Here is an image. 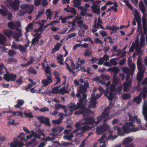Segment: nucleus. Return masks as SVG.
Segmentation results:
<instances>
[{
  "mask_svg": "<svg viewBox=\"0 0 147 147\" xmlns=\"http://www.w3.org/2000/svg\"><path fill=\"white\" fill-rule=\"evenodd\" d=\"M1 9H0V14L3 16H5L7 13V9L3 5L1 6Z\"/></svg>",
  "mask_w": 147,
  "mask_h": 147,
  "instance_id": "nucleus-25",
  "label": "nucleus"
},
{
  "mask_svg": "<svg viewBox=\"0 0 147 147\" xmlns=\"http://www.w3.org/2000/svg\"><path fill=\"white\" fill-rule=\"evenodd\" d=\"M63 56L61 54L59 55L57 57V59L58 60V62L60 64H63V61L64 60L63 59Z\"/></svg>",
  "mask_w": 147,
  "mask_h": 147,
  "instance_id": "nucleus-36",
  "label": "nucleus"
},
{
  "mask_svg": "<svg viewBox=\"0 0 147 147\" xmlns=\"http://www.w3.org/2000/svg\"><path fill=\"white\" fill-rule=\"evenodd\" d=\"M109 129V126L107 124H103L101 127H97L96 133L98 135H100L106 132Z\"/></svg>",
  "mask_w": 147,
  "mask_h": 147,
  "instance_id": "nucleus-14",
  "label": "nucleus"
},
{
  "mask_svg": "<svg viewBox=\"0 0 147 147\" xmlns=\"http://www.w3.org/2000/svg\"><path fill=\"white\" fill-rule=\"evenodd\" d=\"M71 144V143L68 142H62L61 144H59V145H60V146H67L70 145Z\"/></svg>",
  "mask_w": 147,
  "mask_h": 147,
  "instance_id": "nucleus-59",
  "label": "nucleus"
},
{
  "mask_svg": "<svg viewBox=\"0 0 147 147\" xmlns=\"http://www.w3.org/2000/svg\"><path fill=\"white\" fill-rule=\"evenodd\" d=\"M91 7L92 9V12L100 15V6L92 4Z\"/></svg>",
  "mask_w": 147,
  "mask_h": 147,
  "instance_id": "nucleus-21",
  "label": "nucleus"
},
{
  "mask_svg": "<svg viewBox=\"0 0 147 147\" xmlns=\"http://www.w3.org/2000/svg\"><path fill=\"white\" fill-rule=\"evenodd\" d=\"M61 45L62 44L61 43H57L56 44V45L55 46L54 48L52 50V53H54L55 51L58 50Z\"/></svg>",
  "mask_w": 147,
  "mask_h": 147,
  "instance_id": "nucleus-37",
  "label": "nucleus"
},
{
  "mask_svg": "<svg viewBox=\"0 0 147 147\" xmlns=\"http://www.w3.org/2000/svg\"><path fill=\"white\" fill-rule=\"evenodd\" d=\"M81 2V1L80 0H78L75 1H73V3H74V6L78 7L80 4Z\"/></svg>",
  "mask_w": 147,
  "mask_h": 147,
  "instance_id": "nucleus-55",
  "label": "nucleus"
},
{
  "mask_svg": "<svg viewBox=\"0 0 147 147\" xmlns=\"http://www.w3.org/2000/svg\"><path fill=\"white\" fill-rule=\"evenodd\" d=\"M42 87L43 86H42V87L39 88L38 90L37 89V87H36L32 88L30 89V92L32 93H39L41 91Z\"/></svg>",
  "mask_w": 147,
  "mask_h": 147,
  "instance_id": "nucleus-31",
  "label": "nucleus"
},
{
  "mask_svg": "<svg viewBox=\"0 0 147 147\" xmlns=\"http://www.w3.org/2000/svg\"><path fill=\"white\" fill-rule=\"evenodd\" d=\"M6 41L5 37L0 33V44L4 45Z\"/></svg>",
  "mask_w": 147,
  "mask_h": 147,
  "instance_id": "nucleus-41",
  "label": "nucleus"
},
{
  "mask_svg": "<svg viewBox=\"0 0 147 147\" xmlns=\"http://www.w3.org/2000/svg\"><path fill=\"white\" fill-rule=\"evenodd\" d=\"M96 60V61H98V62L97 63L98 65H101L103 64L104 60L103 59V58H101L100 59H96L95 58H93L91 60V61H94L95 60Z\"/></svg>",
  "mask_w": 147,
  "mask_h": 147,
  "instance_id": "nucleus-46",
  "label": "nucleus"
},
{
  "mask_svg": "<svg viewBox=\"0 0 147 147\" xmlns=\"http://www.w3.org/2000/svg\"><path fill=\"white\" fill-rule=\"evenodd\" d=\"M84 86L82 85H80L79 87L77 88V91L78 92L82 93L84 91Z\"/></svg>",
  "mask_w": 147,
  "mask_h": 147,
  "instance_id": "nucleus-44",
  "label": "nucleus"
},
{
  "mask_svg": "<svg viewBox=\"0 0 147 147\" xmlns=\"http://www.w3.org/2000/svg\"><path fill=\"white\" fill-rule=\"evenodd\" d=\"M29 46L28 44L25 45L24 46L19 45V49L22 52H25L26 51V49Z\"/></svg>",
  "mask_w": 147,
  "mask_h": 147,
  "instance_id": "nucleus-38",
  "label": "nucleus"
},
{
  "mask_svg": "<svg viewBox=\"0 0 147 147\" xmlns=\"http://www.w3.org/2000/svg\"><path fill=\"white\" fill-rule=\"evenodd\" d=\"M17 103L20 106H22L23 105L24 103V101L23 100L18 99L17 100Z\"/></svg>",
  "mask_w": 147,
  "mask_h": 147,
  "instance_id": "nucleus-61",
  "label": "nucleus"
},
{
  "mask_svg": "<svg viewBox=\"0 0 147 147\" xmlns=\"http://www.w3.org/2000/svg\"><path fill=\"white\" fill-rule=\"evenodd\" d=\"M25 135V134H24V133H21L20 134V136H19V138L21 140H24L26 142H26L27 141V140H26V139L24 140V138Z\"/></svg>",
  "mask_w": 147,
  "mask_h": 147,
  "instance_id": "nucleus-58",
  "label": "nucleus"
},
{
  "mask_svg": "<svg viewBox=\"0 0 147 147\" xmlns=\"http://www.w3.org/2000/svg\"><path fill=\"white\" fill-rule=\"evenodd\" d=\"M143 14L142 16V20H143V27L144 32V34H145L147 31L146 28V14H145V13Z\"/></svg>",
  "mask_w": 147,
  "mask_h": 147,
  "instance_id": "nucleus-23",
  "label": "nucleus"
},
{
  "mask_svg": "<svg viewBox=\"0 0 147 147\" xmlns=\"http://www.w3.org/2000/svg\"><path fill=\"white\" fill-rule=\"evenodd\" d=\"M139 8L143 13H145V8L143 2L141 1L139 3Z\"/></svg>",
  "mask_w": 147,
  "mask_h": 147,
  "instance_id": "nucleus-34",
  "label": "nucleus"
},
{
  "mask_svg": "<svg viewBox=\"0 0 147 147\" xmlns=\"http://www.w3.org/2000/svg\"><path fill=\"white\" fill-rule=\"evenodd\" d=\"M142 95L144 98H145L147 95V88L144 87L141 91L140 93L139 96L137 97H135L134 100L138 104H139L141 101V96Z\"/></svg>",
  "mask_w": 147,
  "mask_h": 147,
  "instance_id": "nucleus-10",
  "label": "nucleus"
},
{
  "mask_svg": "<svg viewBox=\"0 0 147 147\" xmlns=\"http://www.w3.org/2000/svg\"><path fill=\"white\" fill-rule=\"evenodd\" d=\"M77 35L76 33L74 32L70 34L67 35L66 40H67L69 39L74 37L77 36Z\"/></svg>",
  "mask_w": 147,
  "mask_h": 147,
  "instance_id": "nucleus-50",
  "label": "nucleus"
},
{
  "mask_svg": "<svg viewBox=\"0 0 147 147\" xmlns=\"http://www.w3.org/2000/svg\"><path fill=\"white\" fill-rule=\"evenodd\" d=\"M133 125L132 123L129 124H127V126L125 125L122 126V130L118 126H116L113 127V131L117 130V133L121 136H123L125 133H128L131 132H135L140 130H145L147 129V122L145 124V127L146 128L140 125L138 127H136L135 128H130V127H132Z\"/></svg>",
  "mask_w": 147,
  "mask_h": 147,
  "instance_id": "nucleus-2",
  "label": "nucleus"
},
{
  "mask_svg": "<svg viewBox=\"0 0 147 147\" xmlns=\"http://www.w3.org/2000/svg\"><path fill=\"white\" fill-rule=\"evenodd\" d=\"M60 86L56 87L52 89V92L54 93L61 94H64L69 93L70 90L68 89L65 87H63L61 88Z\"/></svg>",
  "mask_w": 147,
  "mask_h": 147,
  "instance_id": "nucleus-8",
  "label": "nucleus"
},
{
  "mask_svg": "<svg viewBox=\"0 0 147 147\" xmlns=\"http://www.w3.org/2000/svg\"><path fill=\"white\" fill-rule=\"evenodd\" d=\"M133 140V139L131 137H128L124 139L123 142L122 144L123 145H125L128 144Z\"/></svg>",
  "mask_w": 147,
  "mask_h": 147,
  "instance_id": "nucleus-32",
  "label": "nucleus"
},
{
  "mask_svg": "<svg viewBox=\"0 0 147 147\" xmlns=\"http://www.w3.org/2000/svg\"><path fill=\"white\" fill-rule=\"evenodd\" d=\"M112 132L109 131L108 134H107L103 135L101 138L98 140V142L100 144L99 146L100 147H105L106 145L104 141L102 140L105 139L106 140L111 139L113 140L117 138V136H112Z\"/></svg>",
  "mask_w": 147,
  "mask_h": 147,
  "instance_id": "nucleus-6",
  "label": "nucleus"
},
{
  "mask_svg": "<svg viewBox=\"0 0 147 147\" xmlns=\"http://www.w3.org/2000/svg\"><path fill=\"white\" fill-rule=\"evenodd\" d=\"M24 146L25 145L23 143L16 140L13 142L11 143L10 146L11 147H21Z\"/></svg>",
  "mask_w": 147,
  "mask_h": 147,
  "instance_id": "nucleus-22",
  "label": "nucleus"
},
{
  "mask_svg": "<svg viewBox=\"0 0 147 147\" xmlns=\"http://www.w3.org/2000/svg\"><path fill=\"white\" fill-rule=\"evenodd\" d=\"M17 32H12L8 29H5L3 30V32L10 38V37L14 38H19L22 35L21 30L20 29L16 30Z\"/></svg>",
  "mask_w": 147,
  "mask_h": 147,
  "instance_id": "nucleus-7",
  "label": "nucleus"
},
{
  "mask_svg": "<svg viewBox=\"0 0 147 147\" xmlns=\"http://www.w3.org/2000/svg\"><path fill=\"white\" fill-rule=\"evenodd\" d=\"M109 109H105L104 112L102 114V115L97 118V121H95L94 119L92 118H87L86 119H83L80 121L76 123L75 125V127L78 128L79 126H81L83 124L85 123H87V125L86 126H83L81 128L82 131L85 132L87 130L92 128L93 127L91 126V125H96L98 124L101 120L102 118L104 121H106L107 120L111 119L113 117L114 115H109L110 111Z\"/></svg>",
  "mask_w": 147,
  "mask_h": 147,
  "instance_id": "nucleus-1",
  "label": "nucleus"
},
{
  "mask_svg": "<svg viewBox=\"0 0 147 147\" xmlns=\"http://www.w3.org/2000/svg\"><path fill=\"white\" fill-rule=\"evenodd\" d=\"M29 81L30 82L28 84V87L29 88H30L32 86L34 85L35 83V82H33V80L31 79H29Z\"/></svg>",
  "mask_w": 147,
  "mask_h": 147,
  "instance_id": "nucleus-56",
  "label": "nucleus"
},
{
  "mask_svg": "<svg viewBox=\"0 0 147 147\" xmlns=\"http://www.w3.org/2000/svg\"><path fill=\"white\" fill-rule=\"evenodd\" d=\"M24 114L25 115V117H27L30 118H32L33 117V115H32V113L31 112L25 111Z\"/></svg>",
  "mask_w": 147,
  "mask_h": 147,
  "instance_id": "nucleus-45",
  "label": "nucleus"
},
{
  "mask_svg": "<svg viewBox=\"0 0 147 147\" xmlns=\"http://www.w3.org/2000/svg\"><path fill=\"white\" fill-rule=\"evenodd\" d=\"M7 124L8 125H16L17 124L15 123V120L12 119L11 122L9 121L7 123Z\"/></svg>",
  "mask_w": 147,
  "mask_h": 147,
  "instance_id": "nucleus-63",
  "label": "nucleus"
},
{
  "mask_svg": "<svg viewBox=\"0 0 147 147\" xmlns=\"http://www.w3.org/2000/svg\"><path fill=\"white\" fill-rule=\"evenodd\" d=\"M128 65L131 68V75L132 76L136 68L135 64L134 63H130L129 62Z\"/></svg>",
  "mask_w": 147,
  "mask_h": 147,
  "instance_id": "nucleus-35",
  "label": "nucleus"
},
{
  "mask_svg": "<svg viewBox=\"0 0 147 147\" xmlns=\"http://www.w3.org/2000/svg\"><path fill=\"white\" fill-rule=\"evenodd\" d=\"M20 7L21 9L19 12H18V15L20 16L24 15L26 12L29 14L32 13L34 9V6L33 5L22 4Z\"/></svg>",
  "mask_w": 147,
  "mask_h": 147,
  "instance_id": "nucleus-5",
  "label": "nucleus"
},
{
  "mask_svg": "<svg viewBox=\"0 0 147 147\" xmlns=\"http://www.w3.org/2000/svg\"><path fill=\"white\" fill-rule=\"evenodd\" d=\"M137 67L139 72L144 73L146 71V69L144 65H143L140 57H139L137 61Z\"/></svg>",
  "mask_w": 147,
  "mask_h": 147,
  "instance_id": "nucleus-16",
  "label": "nucleus"
},
{
  "mask_svg": "<svg viewBox=\"0 0 147 147\" xmlns=\"http://www.w3.org/2000/svg\"><path fill=\"white\" fill-rule=\"evenodd\" d=\"M83 100V99L80 100L79 102L77 103L76 105L72 102H71L68 104L67 105L68 107L69 108L70 111L72 112L79 109L81 106L82 102Z\"/></svg>",
  "mask_w": 147,
  "mask_h": 147,
  "instance_id": "nucleus-11",
  "label": "nucleus"
},
{
  "mask_svg": "<svg viewBox=\"0 0 147 147\" xmlns=\"http://www.w3.org/2000/svg\"><path fill=\"white\" fill-rule=\"evenodd\" d=\"M79 109H80V110L79 111H77L76 112L74 113L75 115H78L81 114H82L85 116L88 115L90 112H91V113H92V112H91L90 111L89 109H86V106H85V105H81V107Z\"/></svg>",
  "mask_w": 147,
  "mask_h": 147,
  "instance_id": "nucleus-13",
  "label": "nucleus"
},
{
  "mask_svg": "<svg viewBox=\"0 0 147 147\" xmlns=\"http://www.w3.org/2000/svg\"><path fill=\"white\" fill-rule=\"evenodd\" d=\"M92 53V51L90 49H86L85 50L83 54L85 57H88L90 56Z\"/></svg>",
  "mask_w": 147,
  "mask_h": 147,
  "instance_id": "nucleus-40",
  "label": "nucleus"
},
{
  "mask_svg": "<svg viewBox=\"0 0 147 147\" xmlns=\"http://www.w3.org/2000/svg\"><path fill=\"white\" fill-rule=\"evenodd\" d=\"M37 118L39 120L40 122L42 123H45L46 125L50 126L51 123L49 122V119L44 116L37 117Z\"/></svg>",
  "mask_w": 147,
  "mask_h": 147,
  "instance_id": "nucleus-19",
  "label": "nucleus"
},
{
  "mask_svg": "<svg viewBox=\"0 0 147 147\" xmlns=\"http://www.w3.org/2000/svg\"><path fill=\"white\" fill-rule=\"evenodd\" d=\"M143 114L145 120L147 121V104L145 102L144 103L143 107Z\"/></svg>",
  "mask_w": 147,
  "mask_h": 147,
  "instance_id": "nucleus-24",
  "label": "nucleus"
},
{
  "mask_svg": "<svg viewBox=\"0 0 147 147\" xmlns=\"http://www.w3.org/2000/svg\"><path fill=\"white\" fill-rule=\"evenodd\" d=\"M123 1L126 4L127 6L133 11V9L131 5L129 3L128 1L126 0H124Z\"/></svg>",
  "mask_w": 147,
  "mask_h": 147,
  "instance_id": "nucleus-57",
  "label": "nucleus"
},
{
  "mask_svg": "<svg viewBox=\"0 0 147 147\" xmlns=\"http://www.w3.org/2000/svg\"><path fill=\"white\" fill-rule=\"evenodd\" d=\"M38 143V142L36 140L35 138H33L30 141L26 143V145L29 146L31 145L32 146H35Z\"/></svg>",
  "mask_w": 147,
  "mask_h": 147,
  "instance_id": "nucleus-27",
  "label": "nucleus"
},
{
  "mask_svg": "<svg viewBox=\"0 0 147 147\" xmlns=\"http://www.w3.org/2000/svg\"><path fill=\"white\" fill-rule=\"evenodd\" d=\"M145 37L144 35L142 34L140 38V44L138 43V40H136L134 43H135V47L136 49H140L141 48L143 47L145 43Z\"/></svg>",
  "mask_w": 147,
  "mask_h": 147,
  "instance_id": "nucleus-15",
  "label": "nucleus"
},
{
  "mask_svg": "<svg viewBox=\"0 0 147 147\" xmlns=\"http://www.w3.org/2000/svg\"><path fill=\"white\" fill-rule=\"evenodd\" d=\"M110 69L114 73V77H115L117 78V79L118 80V82L117 83V84L119 82V80L116 77V75H115V74H117L118 72L119 71V69H118V68L116 67H112V68H111ZM114 79H113V80Z\"/></svg>",
  "mask_w": 147,
  "mask_h": 147,
  "instance_id": "nucleus-29",
  "label": "nucleus"
},
{
  "mask_svg": "<svg viewBox=\"0 0 147 147\" xmlns=\"http://www.w3.org/2000/svg\"><path fill=\"white\" fill-rule=\"evenodd\" d=\"M34 23H29L26 28V30L27 32L31 31L32 29V26Z\"/></svg>",
  "mask_w": 147,
  "mask_h": 147,
  "instance_id": "nucleus-39",
  "label": "nucleus"
},
{
  "mask_svg": "<svg viewBox=\"0 0 147 147\" xmlns=\"http://www.w3.org/2000/svg\"><path fill=\"white\" fill-rule=\"evenodd\" d=\"M102 94H97L96 97L95 94H92L91 96L90 101L89 102L88 108L90 107L94 108L96 107V99L100 97L102 95Z\"/></svg>",
  "mask_w": 147,
  "mask_h": 147,
  "instance_id": "nucleus-9",
  "label": "nucleus"
},
{
  "mask_svg": "<svg viewBox=\"0 0 147 147\" xmlns=\"http://www.w3.org/2000/svg\"><path fill=\"white\" fill-rule=\"evenodd\" d=\"M8 26L9 28L13 30L16 28V24L13 22H9L8 24Z\"/></svg>",
  "mask_w": 147,
  "mask_h": 147,
  "instance_id": "nucleus-43",
  "label": "nucleus"
},
{
  "mask_svg": "<svg viewBox=\"0 0 147 147\" xmlns=\"http://www.w3.org/2000/svg\"><path fill=\"white\" fill-rule=\"evenodd\" d=\"M55 136L54 134H50L49 136L47 137L46 138V141H51L55 139Z\"/></svg>",
  "mask_w": 147,
  "mask_h": 147,
  "instance_id": "nucleus-49",
  "label": "nucleus"
},
{
  "mask_svg": "<svg viewBox=\"0 0 147 147\" xmlns=\"http://www.w3.org/2000/svg\"><path fill=\"white\" fill-rule=\"evenodd\" d=\"M143 75V73L139 72L137 75V80L140 82L142 79Z\"/></svg>",
  "mask_w": 147,
  "mask_h": 147,
  "instance_id": "nucleus-48",
  "label": "nucleus"
},
{
  "mask_svg": "<svg viewBox=\"0 0 147 147\" xmlns=\"http://www.w3.org/2000/svg\"><path fill=\"white\" fill-rule=\"evenodd\" d=\"M19 45H17L15 44L14 42H13V45L11 47V48L13 49H18L19 48Z\"/></svg>",
  "mask_w": 147,
  "mask_h": 147,
  "instance_id": "nucleus-62",
  "label": "nucleus"
},
{
  "mask_svg": "<svg viewBox=\"0 0 147 147\" xmlns=\"http://www.w3.org/2000/svg\"><path fill=\"white\" fill-rule=\"evenodd\" d=\"M17 78L16 75L7 73L4 75V78L7 82L14 81Z\"/></svg>",
  "mask_w": 147,
  "mask_h": 147,
  "instance_id": "nucleus-17",
  "label": "nucleus"
},
{
  "mask_svg": "<svg viewBox=\"0 0 147 147\" xmlns=\"http://www.w3.org/2000/svg\"><path fill=\"white\" fill-rule=\"evenodd\" d=\"M74 135L72 133H71L69 135H66L64 136L63 138L66 140H70L71 138L73 137Z\"/></svg>",
  "mask_w": 147,
  "mask_h": 147,
  "instance_id": "nucleus-47",
  "label": "nucleus"
},
{
  "mask_svg": "<svg viewBox=\"0 0 147 147\" xmlns=\"http://www.w3.org/2000/svg\"><path fill=\"white\" fill-rule=\"evenodd\" d=\"M127 115L129 117V120L130 122H128V123H126L125 124H124L123 126L126 125V126H127V124H130L131 123H132L133 125V126L132 127H130L129 128H134L133 127H134V124H133V122H134L135 121V120H136V121L137 122V123L138 124H140L141 123V120L138 119L137 116H135L134 117H133L131 115V114L129 113H128L127 114Z\"/></svg>",
  "mask_w": 147,
  "mask_h": 147,
  "instance_id": "nucleus-12",
  "label": "nucleus"
},
{
  "mask_svg": "<svg viewBox=\"0 0 147 147\" xmlns=\"http://www.w3.org/2000/svg\"><path fill=\"white\" fill-rule=\"evenodd\" d=\"M83 41L84 42H90L91 44H92L94 43V41L92 40L91 38L88 37L84 38Z\"/></svg>",
  "mask_w": 147,
  "mask_h": 147,
  "instance_id": "nucleus-53",
  "label": "nucleus"
},
{
  "mask_svg": "<svg viewBox=\"0 0 147 147\" xmlns=\"http://www.w3.org/2000/svg\"><path fill=\"white\" fill-rule=\"evenodd\" d=\"M47 77L46 79L42 80L41 83L45 86H46L51 83L53 81L52 77L51 75H46Z\"/></svg>",
  "mask_w": 147,
  "mask_h": 147,
  "instance_id": "nucleus-18",
  "label": "nucleus"
},
{
  "mask_svg": "<svg viewBox=\"0 0 147 147\" xmlns=\"http://www.w3.org/2000/svg\"><path fill=\"white\" fill-rule=\"evenodd\" d=\"M118 80L116 78L114 77L112 84L110 87V90L108 92L104 90L102 88L100 87L98 90L100 92V93H104L105 96H106L110 100H112L114 97H116V94H115V86L117 84Z\"/></svg>",
  "mask_w": 147,
  "mask_h": 147,
  "instance_id": "nucleus-3",
  "label": "nucleus"
},
{
  "mask_svg": "<svg viewBox=\"0 0 147 147\" xmlns=\"http://www.w3.org/2000/svg\"><path fill=\"white\" fill-rule=\"evenodd\" d=\"M123 72L125 73L127 75L126 82L123 83V90L125 92L128 91L131 86V80L129 78L130 76V70L127 67H123L122 68Z\"/></svg>",
  "mask_w": 147,
  "mask_h": 147,
  "instance_id": "nucleus-4",
  "label": "nucleus"
},
{
  "mask_svg": "<svg viewBox=\"0 0 147 147\" xmlns=\"http://www.w3.org/2000/svg\"><path fill=\"white\" fill-rule=\"evenodd\" d=\"M20 2L19 0H15L10 3L11 7L14 10H16L19 8Z\"/></svg>",
  "mask_w": 147,
  "mask_h": 147,
  "instance_id": "nucleus-20",
  "label": "nucleus"
},
{
  "mask_svg": "<svg viewBox=\"0 0 147 147\" xmlns=\"http://www.w3.org/2000/svg\"><path fill=\"white\" fill-rule=\"evenodd\" d=\"M131 97L130 95L129 94H125L122 95V98L125 100Z\"/></svg>",
  "mask_w": 147,
  "mask_h": 147,
  "instance_id": "nucleus-54",
  "label": "nucleus"
},
{
  "mask_svg": "<svg viewBox=\"0 0 147 147\" xmlns=\"http://www.w3.org/2000/svg\"><path fill=\"white\" fill-rule=\"evenodd\" d=\"M134 49H135L136 50H140L139 49H136L135 47V43L133 42L132 44V45L129 49V51L130 52H133Z\"/></svg>",
  "mask_w": 147,
  "mask_h": 147,
  "instance_id": "nucleus-60",
  "label": "nucleus"
},
{
  "mask_svg": "<svg viewBox=\"0 0 147 147\" xmlns=\"http://www.w3.org/2000/svg\"><path fill=\"white\" fill-rule=\"evenodd\" d=\"M64 10L67 12H71L72 14L75 15L76 14V11L74 8L72 7L65 8L64 9Z\"/></svg>",
  "mask_w": 147,
  "mask_h": 147,
  "instance_id": "nucleus-30",
  "label": "nucleus"
},
{
  "mask_svg": "<svg viewBox=\"0 0 147 147\" xmlns=\"http://www.w3.org/2000/svg\"><path fill=\"white\" fill-rule=\"evenodd\" d=\"M36 37L33 38L32 41V45H35L38 42L39 39L40 38V34L36 33L35 34Z\"/></svg>",
  "mask_w": 147,
  "mask_h": 147,
  "instance_id": "nucleus-28",
  "label": "nucleus"
},
{
  "mask_svg": "<svg viewBox=\"0 0 147 147\" xmlns=\"http://www.w3.org/2000/svg\"><path fill=\"white\" fill-rule=\"evenodd\" d=\"M45 73V75H51V72L50 67L48 65H47V66L44 69Z\"/></svg>",
  "mask_w": 147,
  "mask_h": 147,
  "instance_id": "nucleus-33",
  "label": "nucleus"
},
{
  "mask_svg": "<svg viewBox=\"0 0 147 147\" xmlns=\"http://www.w3.org/2000/svg\"><path fill=\"white\" fill-rule=\"evenodd\" d=\"M26 61L27 62V63H26L25 64H22L21 65V66L23 67H26L28 66V65H30L32 63L33 60V57H31L30 58V60L29 62H28L27 60L25 59Z\"/></svg>",
  "mask_w": 147,
  "mask_h": 147,
  "instance_id": "nucleus-42",
  "label": "nucleus"
},
{
  "mask_svg": "<svg viewBox=\"0 0 147 147\" xmlns=\"http://www.w3.org/2000/svg\"><path fill=\"white\" fill-rule=\"evenodd\" d=\"M13 115L18 116H20L24 117L23 114L22 112L19 111H17L16 112H12Z\"/></svg>",
  "mask_w": 147,
  "mask_h": 147,
  "instance_id": "nucleus-52",
  "label": "nucleus"
},
{
  "mask_svg": "<svg viewBox=\"0 0 147 147\" xmlns=\"http://www.w3.org/2000/svg\"><path fill=\"white\" fill-rule=\"evenodd\" d=\"M96 20H95V22L94 23V24L93 26V28H100L101 29L104 28L103 27V26H102L98 22L97 23H96Z\"/></svg>",
  "mask_w": 147,
  "mask_h": 147,
  "instance_id": "nucleus-51",
  "label": "nucleus"
},
{
  "mask_svg": "<svg viewBox=\"0 0 147 147\" xmlns=\"http://www.w3.org/2000/svg\"><path fill=\"white\" fill-rule=\"evenodd\" d=\"M46 14L47 17V19H49V20H51V17L53 16V13L50 9H49L46 10Z\"/></svg>",
  "mask_w": 147,
  "mask_h": 147,
  "instance_id": "nucleus-26",
  "label": "nucleus"
},
{
  "mask_svg": "<svg viewBox=\"0 0 147 147\" xmlns=\"http://www.w3.org/2000/svg\"><path fill=\"white\" fill-rule=\"evenodd\" d=\"M41 2V0H35L34 2V4L35 6H38L40 5Z\"/></svg>",
  "mask_w": 147,
  "mask_h": 147,
  "instance_id": "nucleus-64",
  "label": "nucleus"
}]
</instances>
